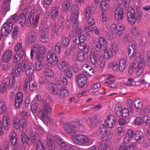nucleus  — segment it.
<instances>
[{
	"mask_svg": "<svg viewBox=\"0 0 150 150\" xmlns=\"http://www.w3.org/2000/svg\"><path fill=\"white\" fill-rule=\"evenodd\" d=\"M47 61L52 65H57L58 63V59L56 55L51 51H49L47 56Z\"/></svg>",
	"mask_w": 150,
	"mask_h": 150,
	"instance_id": "6e6552de",
	"label": "nucleus"
},
{
	"mask_svg": "<svg viewBox=\"0 0 150 150\" xmlns=\"http://www.w3.org/2000/svg\"><path fill=\"white\" fill-rule=\"evenodd\" d=\"M134 138L136 141L139 143H142L144 141V135L141 130L135 132Z\"/></svg>",
	"mask_w": 150,
	"mask_h": 150,
	"instance_id": "ddd939ff",
	"label": "nucleus"
},
{
	"mask_svg": "<svg viewBox=\"0 0 150 150\" xmlns=\"http://www.w3.org/2000/svg\"><path fill=\"white\" fill-rule=\"evenodd\" d=\"M27 124L25 120L21 119L19 120L16 124H14V128L16 129H18L22 131L25 128Z\"/></svg>",
	"mask_w": 150,
	"mask_h": 150,
	"instance_id": "dca6fc26",
	"label": "nucleus"
},
{
	"mask_svg": "<svg viewBox=\"0 0 150 150\" xmlns=\"http://www.w3.org/2000/svg\"><path fill=\"white\" fill-rule=\"evenodd\" d=\"M15 79L12 78L10 79L8 78H4L3 81L0 91L1 93H4L6 89L8 88H11L14 85L15 83Z\"/></svg>",
	"mask_w": 150,
	"mask_h": 150,
	"instance_id": "7ed1b4c3",
	"label": "nucleus"
},
{
	"mask_svg": "<svg viewBox=\"0 0 150 150\" xmlns=\"http://www.w3.org/2000/svg\"><path fill=\"white\" fill-rule=\"evenodd\" d=\"M23 71L25 70L26 74L28 76L32 75L34 71V68L33 64L29 63L27 61H23L21 64Z\"/></svg>",
	"mask_w": 150,
	"mask_h": 150,
	"instance_id": "20e7f679",
	"label": "nucleus"
},
{
	"mask_svg": "<svg viewBox=\"0 0 150 150\" xmlns=\"http://www.w3.org/2000/svg\"><path fill=\"white\" fill-rule=\"evenodd\" d=\"M12 19H15L14 23L16 21H18V23L20 24L22 26H24L26 23V17L23 15H20L18 16L16 14H14L11 16Z\"/></svg>",
	"mask_w": 150,
	"mask_h": 150,
	"instance_id": "9b49d317",
	"label": "nucleus"
},
{
	"mask_svg": "<svg viewBox=\"0 0 150 150\" xmlns=\"http://www.w3.org/2000/svg\"><path fill=\"white\" fill-rule=\"evenodd\" d=\"M136 49L137 47L133 42L129 45L128 48V54L130 58H132L136 56Z\"/></svg>",
	"mask_w": 150,
	"mask_h": 150,
	"instance_id": "4468645a",
	"label": "nucleus"
},
{
	"mask_svg": "<svg viewBox=\"0 0 150 150\" xmlns=\"http://www.w3.org/2000/svg\"><path fill=\"white\" fill-rule=\"evenodd\" d=\"M36 37V33L33 31H30L27 39V43L30 45L34 42Z\"/></svg>",
	"mask_w": 150,
	"mask_h": 150,
	"instance_id": "5701e85b",
	"label": "nucleus"
},
{
	"mask_svg": "<svg viewBox=\"0 0 150 150\" xmlns=\"http://www.w3.org/2000/svg\"><path fill=\"white\" fill-rule=\"evenodd\" d=\"M66 150H79V149L78 148L73 146L71 144H68L66 145Z\"/></svg>",
	"mask_w": 150,
	"mask_h": 150,
	"instance_id": "774afa93",
	"label": "nucleus"
},
{
	"mask_svg": "<svg viewBox=\"0 0 150 150\" xmlns=\"http://www.w3.org/2000/svg\"><path fill=\"white\" fill-rule=\"evenodd\" d=\"M43 72L45 76L47 77L51 78L54 75L52 70L47 64L45 65Z\"/></svg>",
	"mask_w": 150,
	"mask_h": 150,
	"instance_id": "412c9836",
	"label": "nucleus"
},
{
	"mask_svg": "<svg viewBox=\"0 0 150 150\" xmlns=\"http://www.w3.org/2000/svg\"><path fill=\"white\" fill-rule=\"evenodd\" d=\"M89 120L90 125L92 127L96 126L97 124L99 122L98 117L96 116L90 117Z\"/></svg>",
	"mask_w": 150,
	"mask_h": 150,
	"instance_id": "7c9ffc66",
	"label": "nucleus"
},
{
	"mask_svg": "<svg viewBox=\"0 0 150 150\" xmlns=\"http://www.w3.org/2000/svg\"><path fill=\"white\" fill-rule=\"evenodd\" d=\"M93 13L91 8L90 7H87L86 9L85 16L88 23L91 25H93L95 23L94 19L92 17Z\"/></svg>",
	"mask_w": 150,
	"mask_h": 150,
	"instance_id": "f8f14e48",
	"label": "nucleus"
},
{
	"mask_svg": "<svg viewBox=\"0 0 150 150\" xmlns=\"http://www.w3.org/2000/svg\"><path fill=\"white\" fill-rule=\"evenodd\" d=\"M15 20V19H12L10 17L7 20V22L3 25L1 30L3 36H7L11 33Z\"/></svg>",
	"mask_w": 150,
	"mask_h": 150,
	"instance_id": "f257e3e1",
	"label": "nucleus"
},
{
	"mask_svg": "<svg viewBox=\"0 0 150 150\" xmlns=\"http://www.w3.org/2000/svg\"><path fill=\"white\" fill-rule=\"evenodd\" d=\"M124 11V8L121 6H119L116 8L115 11V19L118 21H120L122 20Z\"/></svg>",
	"mask_w": 150,
	"mask_h": 150,
	"instance_id": "0eeeda50",
	"label": "nucleus"
},
{
	"mask_svg": "<svg viewBox=\"0 0 150 150\" xmlns=\"http://www.w3.org/2000/svg\"><path fill=\"white\" fill-rule=\"evenodd\" d=\"M58 9L57 8L54 7L51 9V18L53 20L56 19L58 15Z\"/></svg>",
	"mask_w": 150,
	"mask_h": 150,
	"instance_id": "c9c22d12",
	"label": "nucleus"
},
{
	"mask_svg": "<svg viewBox=\"0 0 150 150\" xmlns=\"http://www.w3.org/2000/svg\"><path fill=\"white\" fill-rule=\"evenodd\" d=\"M81 134H76L73 135L71 137V138L73 142L76 144L80 145L81 138Z\"/></svg>",
	"mask_w": 150,
	"mask_h": 150,
	"instance_id": "473e14b6",
	"label": "nucleus"
},
{
	"mask_svg": "<svg viewBox=\"0 0 150 150\" xmlns=\"http://www.w3.org/2000/svg\"><path fill=\"white\" fill-rule=\"evenodd\" d=\"M60 92L59 93V95L61 98H64L65 96L66 93V88L65 87H62L60 88Z\"/></svg>",
	"mask_w": 150,
	"mask_h": 150,
	"instance_id": "13d9d810",
	"label": "nucleus"
},
{
	"mask_svg": "<svg viewBox=\"0 0 150 150\" xmlns=\"http://www.w3.org/2000/svg\"><path fill=\"white\" fill-rule=\"evenodd\" d=\"M80 145L85 144L88 143H90L89 139L86 135L81 134Z\"/></svg>",
	"mask_w": 150,
	"mask_h": 150,
	"instance_id": "4c0bfd02",
	"label": "nucleus"
},
{
	"mask_svg": "<svg viewBox=\"0 0 150 150\" xmlns=\"http://www.w3.org/2000/svg\"><path fill=\"white\" fill-rule=\"evenodd\" d=\"M2 124L3 127L6 130L9 129L11 124L9 117L8 115H5L4 116L2 120Z\"/></svg>",
	"mask_w": 150,
	"mask_h": 150,
	"instance_id": "a211bd4d",
	"label": "nucleus"
},
{
	"mask_svg": "<svg viewBox=\"0 0 150 150\" xmlns=\"http://www.w3.org/2000/svg\"><path fill=\"white\" fill-rule=\"evenodd\" d=\"M54 138L56 143L61 146L64 147L65 146L66 144L64 142L61 138L57 136H54Z\"/></svg>",
	"mask_w": 150,
	"mask_h": 150,
	"instance_id": "a18cd8bd",
	"label": "nucleus"
},
{
	"mask_svg": "<svg viewBox=\"0 0 150 150\" xmlns=\"http://www.w3.org/2000/svg\"><path fill=\"white\" fill-rule=\"evenodd\" d=\"M104 55L105 57L107 59H109L113 56L112 51L110 49L105 50Z\"/></svg>",
	"mask_w": 150,
	"mask_h": 150,
	"instance_id": "c03bdc74",
	"label": "nucleus"
},
{
	"mask_svg": "<svg viewBox=\"0 0 150 150\" xmlns=\"http://www.w3.org/2000/svg\"><path fill=\"white\" fill-rule=\"evenodd\" d=\"M12 55V52L10 50H7L2 55V61L3 62H7L11 59Z\"/></svg>",
	"mask_w": 150,
	"mask_h": 150,
	"instance_id": "f3484780",
	"label": "nucleus"
},
{
	"mask_svg": "<svg viewBox=\"0 0 150 150\" xmlns=\"http://www.w3.org/2000/svg\"><path fill=\"white\" fill-rule=\"evenodd\" d=\"M76 125H73L66 123V132L70 135L76 133Z\"/></svg>",
	"mask_w": 150,
	"mask_h": 150,
	"instance_id": "6ab92c4d",
	"label": "nucleus"
},
{
	"mask_svg": "<svg viewBox=\"0 0 150 150\" xmlns=\"http://www.w3.org/2000/svg\"><path fill=\"white\" fill-rule=\"evenodd\" d=\"M21 64L19 63L16 66L15 69H13L11 71V74L13 76V77L14 76H19L20 74L21 70L23 71Z\"/></svg>",
	"mask_w": 150,
	"mask_h": 150,
	"instance_id": "aec40b11",
	"label": "nucleus"
},
{
	"mask_svg": "<svg viewBox=\"0 0 150 150\" xmlns=\"http://www.w3.org/2000/svg\"><path fill=\"white\" fill-rule=\"evenodd\" d=\"M39 83L40 84H43L44 83H47V86H49L48 83L49 82L47 79L44 76H42L40 77L39 79Z\"/></svg>",
	"mask_w": 150,
	"mask_h": 150,
	"instance_id": "6e6d98bb",
	"label": "nucleus"
},
{
	"mask_svg": "<svg viewBox=\"0 0 150 150\" xmlns=\"http://www.w3.org/2000/svg\"><path fill=\"white\" fill-rule=\"evenodd\" d=\"M91 69V67L88 64H84L82 67V69L86 73H87Z\"/></svg>",
	"mask_w": 150,
	"mask_h": 150,
	"instance_id": "e2e57ef3",
	"label": "nucleus"
},
{
	"mask_svg": "<svg viewBox=\"0 0 150 150\" xmlns=\"http://www.w3.org/2000/svg\"><path fill=\"white\" fill-rule=\"evenodd\" d=\"M107 45V42L103 37L99 38L98 41L95 42L93 44V46L97 51H99L101 48H104Z\"/></svg>",
	"mask_w": 150,
	"mask_h": 150,
	"instance_id": "1a4fd4ad",
	"label": "nucleus"
},
{
	"mask_svg": "<svg viewBox=\"0 0 150 150\" xmlns=\"http://www.w3.org/2000/svg\"><path fill=\"white\" fill-rule=\"evenodd\" d=\"M37 84L34 82L32 83H31L29 84V88L31 91H35L37 89Z\"/></svg>",
	"mask_w": 150,
	"mask_h": 150,
	"instance_id": "5fc2aeb1",
	"label": "nucleus"
},
{
	"mask_svg": "<svg viewBox=\"0 0 150 150\" xmlns=\"http://www.w3.org/2000/svg\"><path fill=\"white\" fill-rule=\"evenodd\" d=\"M130 113L128 109L124 108L122 110L121 115L122 117L128 119L130 117Z\"/></svg>",
	"mask_w": 150,
	"mask_h": 150,
	"instance_id": "58836bf2",
	"label": "nucleus"
},
{
	"mask_svg": "<svg viewBox=\"0 0 150 150\" xmlns=\"http://www.w3.org/2000/svg\"><path fill=\"white\" fill-rule=\"evenodd\" d=\"M148 117L147 116H145L143 117H137L135 120V124L137 125H142L144 122H145L146 124H147L149 123L148 122L147 119Z\"/></svg>",
	"mask_w": 150,
	"mask_h": 150,
	"instance_id": "393cba45",
	"label": "nucleus"
},
{
	"mask_svg": "<svg viewBox=\"0 0 150 150\" xmlns=\"http://www.w3.org/2000/svg\"><path fill=\"white\" fill-rule=\"evenodd\" d=\"M32 50L35 52H42L43 53H45V48L43 46H41L39 45L34 44L32 46Z\"/></svg>",
	"mask_w": 150,
	"mask_h": 150,
	"instance_id": "a878e982",
	"label": "nucleus"
},
{
	"mask_svg": "<svg viewBox=\"0 0 150 150\" xmlns=\"http://www.w3.org/2000/svg\"><path fill=\"white\" fill-rule=\"evenodd\" d=\"M135 132H134V131L132 130L131 129H128L126 132V134L130 138H133L134 137V135Z\"/></svg>",
	"mask_w": 150,
	"mask_h": 150,
	"instance_id": "69168bd1",
	"label": "nucleus"
},
{
	"mask_svg": "<svg viewBox=\"0 0 150 150\" xmlns=\"http://www.w3.org/2000/svg\"><path fill=\"white\" fill-rule=\"evenodd\" d=\"M10 9V5H7L3 3L2 8L1 9V11L4 13H6Z\"/></svg>",
	"mask_w": 150,
	"mask_h": 150,
	"instance_id": "4d7b16f0",
	"label": "nucleus"
},
{
	"mask_svg": "<svg viewBox=\"0 0 150 150\" xmlns=\"http://www.w3.org/2000/svg\"><path fill=\"white\" fill-rule=\"evenodd\" d=\"M78 59L81 62L83 61L85 58V53L83 51L80 52L77 54Z\"/></svg>",
	"mask_w": 150,
	"mask_h": 150,
	"instance_id": "603ef678",
	"label": "nucleus"
},
{
	"mask_svg": "<svg viewBox=\"0 0 150 150\" xmlns=\"http://www.w3.org/2000/svg\"><path fill=\"white\" fill-rule=\"evenodd\" d=\"M66 76L70 79L73 77L72 72L71 69H68V65L66 66Z\"/></svg>",
	"mask_w": 150,
	"mask_h": 150,
	"instance_id": "680f3d73",
	"label": "nucleus"
},
{
	"mask_svg": "<svg viewBox=\"0 0 150 150\" xmlns=\"http://www.w3.org/2000/svg\"><path fill=\"white\" fill-rule=\"evenodd\" d=\"M127 150H137V146L135 142H132L127 146Z\"/></svg>",
	"mask_w": 150,
	"mask_h": 150,
	"instance_id": "bf43d9fd",
	"label": "nucleus"
},
{
	"mask_svg": "<svg viewBox=\"0 0 150 150\" xmlns=\"http://www.w3.org/2000/svg\"><path fill=\"white\" fill-rule=\"evenodd\" d=\"M46 138L47 146L49 149H51L52 145L54 144L53 142V137L50 134H48L47 135Z\"/></svg>",
	"mask_w": 150,
	"mask_h": 150,
	"instance_id": "2f4dec72",
	"label": "nucleus"
},
{
	"mask_svg": "<svg viewBox=\"0 0 150 150\" xmlns=\"http://www.w3.org/2000/svg\"><path fill=\"white\" fill-rule=\"evenodd\" d=\"M23 95L21 92L16 93L15 98V103H22L23 100Z\"/></svg>",
	"mask_w": 150,
	"mask_h": 150,
	"instance_id": "72a5a7b5",
	"label": "nucleus"
},
{
	"mask_svg": "<svg viewBox=\"0 0 150 150\" xmlns=\"http://www.w3.org/2000/svg\"><path fill=\"white\" fill-rule=\"evenodd\" d=\"M19 30V28L17 26L14 27L12 35L13 38L16 39L17 38Z\"/></svg>",
	"mask_w": 150,
	"mask_h": 150,
	"instance_id": "09e8293b",
	"label": "nucleus"
},
{
	"mask_svg": "<svg viewBox=\"0 0 150 150\" xmlns=\"http://www.w3.org/2000/svg\"><path fill=\"white\" fill-rule=\"evenodd\" d=\"M39 115L41 117V119L43 121L46 123H50L52 121V119L45 113H44L43 112L42 110L39 111Z\"/></svg>",
	"mask_w": 150,
	"mask_h": 150,
	"instance_id": "4be33fe9",
	"label": "nucleus"
},
{
	"mask_svg": "<svg viewBox=\"0 0 150 150\" xmlns=\"http://www.w3.org/2000/svg\"><path fill=\"white\" fill-rule=\"evenodd\" d=\"M105 134V136L101 138V139L103 140H109L111 139L112 136V134L110 132H109L108 133H106V134Z\"/></svg>",
	"mask_w": 150,
	"mask_h": 150,
	"instance_id": "052dcab7",
	"label": "nucleus"
},
{
	"mask_svg": "<svg viewBox=\"0 0 150 150\" xmlns=\"http://www.w3.org/2000/svg\"><path fill=\"white\" fill-rule=\"evenodd\" d=\"M75 124L76 125V127H78L77 132H83L85 131V128L84 127L83 122L80 120L76 121Z\"/></svg>",
	"mask_w": 150,
	"mask_h": 150,
	"instance_id": "c756f323",
	"label": "nucleus"
},
{
	"mask_svg": "<svg viewBox=\"0 0 150 150\" xmlns=\"http://www.w3.org/2000/svg\"><path fill=\"white\" fill-rule=\"evenodd\" d=\"M31 110L33 113H36L37 111L38 104H31Z\"/></svg>",
	"mask_w": 150,
	"mask_h": 150,
	"instance_id": "338daca9",
	"label": "nucleus"
},
{
	"mask_svg": "<svg viewBox=\"0 0 150 150\" xmlns=\"http://www.w3.org/2000/svg\"><path fill=\"white\" fill-rule=\"evenodd\" d=\"M59 69L62 71L64 72L65 74L66 71V62L64 61H62L61 63L58 65Z\"/></svg>",
	"mask_w": 150,
	"mask_h": 150,
	"instance_id": "3c124183",
	"label": "nucleus"
},
{
	"mask_svg": "<svg viewBox=\"0 0 150 150\" xmlns=\"http://www.w3.org/2000/svg\"><path fill=\"white\" fill-rule=\"evenodd\" d=\"M71 16L70 18L71 21L73 22H75L78 19L79 15V11L77 9H74L70 12Z\"/></svg>",
	"mask_w": 150,
	"mask_h": 150,
	"instance_id": "b1692460",
	"label": "nucleus"
},
{
	"mask_svg": "<svg viewBox=\"0 0 150 150\" xmlns=\"http://www.w3.org/2000/svg\"><path fill=\"white\" fill-rule=\"evenodd\" d=\"M126 61L124 59L122 58L119 62V70L120 71H123L125 68Z\"/></svg>",
	"mask_w": 150,
	"mask_h": 150,
	"instance_id": "e433bc0d",
	"label": "nucleus"
},
{
	"mask_svg": "<svg viewBox=\"0 0 150 150\" xmlns=\"http://www.w3.org/2000/svg\"><path fill=\"white\" fill-rule=\"evenodd\" d=\"M34 16L28 15L27 22L26 23H25L26 25L27 26L30 27L32 25L34 22Z\"/></svg>",
	"mask_w": 150,
	"mask_h": 150,
	"instance_id": "49530a36",
	"label": "nucleus"
},
{
	"mask_svg": "<svg viewBox=\"0 0 150 150\" xmlns=\"http://www.w3.org/2000/svg\"><path fill=\"white\" fill-rule=\"evenodd\" d=\"M122 107L118 105H117L115 107V114L118 116L119 117H120L122 114Z\"/></svg>",
	"mask_w": 150,
	"mask_h": 150,
	"instance_id": "a19ab883",
	"label": "nucleus"
},
{
	"mask_svg": "<svg viewBox=\"0 0 150 150\" xmlns=\"http://www.w3.org/2000/svg\"><path fill=\"white\" fill-rule=\"evenodd\" d=\"M100 7L104 11H107L109 8V5L105 1H102L100 3Z\"/></svg>",
	"mask_w": 150,
	"mask_h": 150,
	"instance_id": "37998d69",
	"label": "nucleus"
},
{
	"mask_svg": "<svg viewBox=\"0 0 150 150\" xmlns=\"http://www.w3.org/2000/svg\"><path fill=\"white\" fill-rule=\"evenodd\" d=\"M72 27L76 33L79 34L81 33V29L79 27L78 23L77 22H74L73 24Z\"/></svg>",
	"mask_w": 150,
	"mask_h": 150,
	"instance_id": "ea45409f",
	"label": "nucleus"
},
{
	"mask_svg": "<svg viewBox=\"0 0 150 150\" xmlns=\"http://www.w3.org/2000/svg\"><path fill=\"white\" fill-rule=\"evenodd\" d=\"M115 80H110L105 82V83L108 84V86L111 88H114L115 87Z\"/></svg>",
	"mask_w": 150,
	"mask_h": 150,
	"instance_id": "0e129e2a",
	"label": "nucleus"
},
{
	"mask_svg": "<svg viewBox=\"0 0 150 150\" xmlns=\"http://www.w3.org/2000/svg\"><path fill=\"white\" fill-rule=\"evenodd\" d=\"M45 53H43L42 52H38L36 55V60L39 62H42L44 59V56L43 54Z\"/></svg>",
	"mask_w": 150,
	"mask_h": 150,
	"instance_id": "de8ad7c7",
	"label": "nucleus"
},
{
	"mask_svg": "<svg viewBox=\"0 0 150 150\" xmlns=\"http://www.w3.org/2000/svg\"><path fill=\"white\" fill-rule=\"evenodd\" d=\"M21 145L23 147H25L26 146L28 141L30 140V138L28 136L23 133L21 135Z\"/></svg>",
	"mask_w": 150,
	"mask_h": 150,
	"instance_id": "c85d7f7f",
	"label": "nucleus"
},
{
	"mask_svg": "<svg viewBox=\"0 0 150 150\" xmlns=\"http://www.w3.org/2000/svg\"><path fill=\"white\" fill-rule=\"evenodd\" d=\"M48 87L49 88L50 91L54 95L58 94L59 88L57 86L55 85H52L53 83L51 82L48 83Z\"/></svg>",
	"mask_w": 150,
	"mask_h": 150,
	"instance_id": "cd10ccee",
	"label": "nucleus"
},
{
	"mask_svg": "<svg viewBox=\"0 0 150 150\" xmlns=\"http://www.w3.org/2000/svg\"><path fill=\"white\" fill-rule=\"evenodd\" d=\"M99 132L100 134L104 135L105 134L107 133V126L105 124L101 125L100 127Z\"/></svg>",
	"mask_w": 150,
	"mask_h": 150,
	"instance_id": "79ce46f5",
	"label": "nucleus"
},
{
	"mask_svg": "<svg viewBox=\"0 0 150 150\" xmlns=\"http://www.w3.org/2000/svg\"><path fill=\"white\" fill-rule=\"evenodd\" d=\"M9 138L11 145L13 146L18 145L17 137L16 134L14 132H12L9 135Z\"/></svg>",
	"mask_w": 150,
	"mask_h": 150,
	"instance_id": "bb28decb",
	"label": "nucleus"
},
{
	"mask_svg": "<svg viewBox=\"0 0 150 150\" xmlns=\"http://www.w3.org/2000/svg\"><path fill=\"white\" fill-rule=\"evenodd\" d=\"M116 121V119L114 116L110 115L107 117L105 122L109 128H112L114 127Z\"/></svg>",
	"mask_w": 150,
	"mask_h": 150,
	"instance_id": "2eb2a0df",
	"label": "nucleus"
},
{
	"mask_svg": "<svg viewBox=\"0 0 150 150\" xmlns=\"http://www.w3.org/2000/svg\"><path fill=\"white\" fill-rule=\"evenodd\" d=\"M31 139L33 144L36 147V150H44L45 147L40 141V137L37 135H34L31 137Z\"/></svg>",
	"mask_w": 150,
	"mask_h": 150,
	"instance_id": "423d86ee",
	"label": "nucleus"
},
{
	"mask_svg": "<svg viewBox=\"0 0 150 150\" xmlns=\"http://www.w3.org/2000/svg\"><path fill=\"white\" fill-rule=\"evenodd\" d=\"M131 33L134 35L139 36V29L137 27H133L131 30Z\"/></svg>",
	"mask_w": 150,
	"mask_h": 150,
	"instance_id": "8fccbe9b",
	"label": "nucleus"
},
{
	"mask_svg": "<svg viewBox=\"0 0 150 150\" xmlns=\"http://www.w3.org/2000/svg\"><path fill=\"white\" fill-rule=\"evenodd\" d=\"M143 14V11L138 10L137 12V16L135 17V13L134 10L128 12L127 14V19L129 22L134 23L135 22H139L141 20V16Z\"/></svg>",
	"mask_w": 150,
	"mask_h": 150,
	"instance_id": "f03ea898",
	"label": "nucleus"
},
{
	"mask_svg": "<svg viewBox=\"0 0 150 150\" xmlns=\"http://www.w3.org/2000/svg\"><path fill=\"white\" fill-rule=\"evenodd\" d=\"M76 81L79 87L83 88L86 84L87 77L84 74H80L76 76Z\"/></svg>",
	"mask_w": 150,
	"mask_h": 150,
	"instance_id": "39448f33",
	"label": "nucleus"
},
{
	"mask_svg": "<svg viewBox=\"0 0 150 150\" xmlns=\"http://www.w3.org/2000/svg\"><path fill=\"white\" fill-rule=\"evenodd\" d=\"M30 81V78H27L24 82L23 86V88L24 91H27L28 89V86L29 85V82Z\"/></svg>",
	"mask_w": 150,
	"mask_h": 150,
	"instance_id": "864d4df0",
	"label": "nucleus"
},
{
	"mask_svg": "<svg viewBox=\"0 0 150 150\" xmlns=\"http://www.w3.org/2000/svg\"><path fill=\"white\" fill-rule=\"evenodd\" d=\"M43 106V110H42L43 112L44 113H45L46 115L50 114L51 112V108L50 106L47 104H43L42 105Z\"/></svg>",
	"mask_w": 150,
	"mask_h": 150,
	"instance_id": "f704fd0d",
	"label": "nucleus"
},
{
	"mask_svg": "<svg viewBox=\"0 0 150 150\" xmlns=\"http://www.w3.org/2000/svg\"><path fill=\"white\" fill-rule=\"evenodd\" d=\"M98 51L91 52L90 54V59L92 64L95 65L101 56L100 53Z\"/></svg>",
	"mask_w": 150,
	"mask_h": 150,
	"instance_id": "9d476101",
	"label": "nucleus"
}]
</instances>
